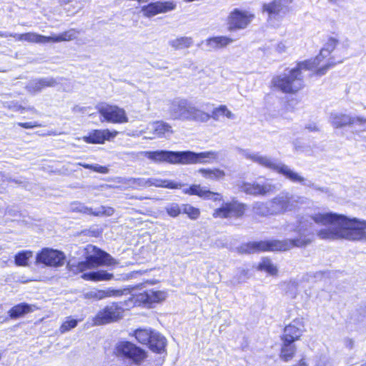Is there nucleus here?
Returning <instances> with one entry per match:
<instances>
[{
  "instance_id": "aec40b11",
  "label": "nucleus",
  "mask_w": 366,
  "mask_h": 366,
  "mask_svg": "<svg viewBox=\"0 0 366 366\" xmlns=\"http://www.w3.org/2000/svg\"><path fill=\"white\" fill-rule=\"evenodd\" d=\"M342 214L332 212H318L310 216V219L318 225L327 226L331 224H340Z\"/></svg>"
},
{
  "instance_id": "1a4fd4ad",
  "label": "nucleus",
  "mask_w": 366,
  "mask_h": 366,
  "mask_svg": "<svg viewBox=\"0 0 366 366\" xmlns=\"http://www.w3.org/2000/svg\"><path fill=\"white\" fill-rule=\"evenodd\" d=\"M115 350L117 356L129 359L135 365L142 364L147 358L144 350L129 341L118 342Z\"/></svg>"
},
{
  "instance_id": "20e7f679",
  "label": "nucleus",
  "mask_w": 366,
  "mask_h": 366,
  "mask_svg": "<svg viewBox=\"0 0 366 366\" xmlns=\"http://www.w3.org/2000/svg\"><path fill=\"white\" fill-rule=\"evenodd\" d=\"M249 206L236 198L224 202L212 212V217L219 219H242L247 217Z\"/></svg>"
},
{
  "instance_id": "5701e85b",
  "label": "nucleus",
  "mask_w": 366,
  "mask_h": 366,
  "mask_svg": "<svg viewBox=\"0 0 366 366\" xmlns=\"http://www.w3.org/2000/svg\"><path fill=\"white\" fill-rule=\"evenodd\" d=\"M242 190L247 194L253 196L265 195L272 191L270 185H264L258 183H244Z\"/></svg>"
},
{
  "instance_id": "680f3d73",
  "label": "nucleus",
  "mask_w": 366,
  "mask_h": 366,
  "mask_svg": "<svg viewBox=\"0 0 366 366\" xmlns=\"http://www.w3.org/2000/svg\"><path fill=\"white\" fill-rule=\"evenodd\" d=\"M68 319H69V321H71V320H72L71 319H70V317H68Z\"/></svg>"
},
{
  "instance_id": "393cba45",
  "label": "nucleus",
  "mask_w": 366,
  "mask_h": 366,
  "mask_svg": "<svg viewBox=\"0 0 366 366\" xmlns=\"http://www.w3.org/2000/svg\"><path fill=\"white\" fill-rule=\"evenodd\" d=\"M331 227L320 229L317 236L322 239H342L340 224H331Z\"/></svg>"
},
{
  "instance_id": "cd10ccee",
  "label": "nucleus",
  "mask_w": 366,
  "mask_h": 366,
  "mask_svg": "<svg viewBox=\"0 0 366 366\" xmlns=\"http://www.w3.org/2000/svg\"><path fill=\"white\" fill-rule=\"evenodd\" d=\"M81 278L84 280L92 282L109 281L114 278V274L107 272L106 270H99L83 273Z\"/></svg>"
},
{
  "instance_id": "58836bf2",
  "label": "nucleus",
  "mask_w": 366,
  "mask_h": 366,
  "mask_svg": "<svg viewBox=\"0 0 366 366\" xmlns=\"http://www.w3.org/2000/svg\"><path fill=\"white\" fill-rule=\"evenodd\" d=\"M165 212L170 217H177L182 213V205H179L177 202H172L165 207Z\"/></svg>"
},
{
  "instance_id": "a211bd4d",
  "label": "nucleus",
  "mask_w": 366,
  "mask_h": 366,
  "mask_svg": "<svg viewBox=\"0 0 366 366\" xmlns=\"http://www.w3.org/2000/svg\"><path fill=\"white\" fill-rule=\"evenodd\" d=\"M124 310L117 302L104 307L98 314L99 320H119L124 314Z\"/></svg>"
},
{
  "instance_id": "0eeeda50",
  "label": "nucleus",
  "mask_w": 366,
  "mask_h": 366,
  "mask_svg": "<svg viewBox=\"0 0 366 366\" xmlns=\"http://www.w3.org/2000/svg\"><path fill=\"white\" fill-rule=\"evenodd\" d=\"M237 251L241 254L279 252L278 239H269L247 242L240 244Z\"/></svg>"
},
{
  "instance_id": "473e14b6",
  "label": "nucleus",
  "mask_w": 366,
  "mask_h": 366,
  "mask_svg": "<svg viewBox=\"0 0 366 366\" xmlns=\"http://www.w3.org/2000/svg\"><path fill=\"white\" fill-rule=\"evenodd\" d=\"M33 257L31 250H21L14 255V264L18 267H26L29 259Z\"/></svg>"
},
{
  "instance_id": "4d7b16f0",
  "label": "nucleus",
  "mask_w": 366,
  "mask_h": 366,
  "mask_svg": "<svg viewBox=\"0 0 366 366\" xmlns=\"http://www.w3.org/2000/svg\"><path fill=\"white\" fill-rule=\"evenodd\" d=\"M315 366H325V362L320 361L319 362H317Z\"/></svg>"
},
{
  "instance_id": "2eb2a0df",
  "label": "nucleus",
  "mask_w": 366,
  "mask_h": 366,
  "mask_svg": "<svg viewBox=\"0 0 366 366\" xmlns=\"http://www.w3.org/2000/svg\"><path fill=\"white\" fill-rule=\"evenodd\" d=\"M118 134L116 130L104 129H93L88 135L84 136L82 140L86 144H102L106 141H109Z\"/></svg>"
},
{
  "instance_id": "6ab92c4d",
  "label": "nucleus",
  "mask_w": 366,
  "mask_h": 366,
  "mask_svg": "<svg viewBox=\"0 0 366 366\" xmlns=\"http://www.w3.org/2000/svg\"><path fill=\"white\" fill-rule=\"evenodd\" d=\"M312 239L305 236L295 239H278L279 252H285L294 247H304L310 244Z\"/></svg>"
},
{
  "instance_id": "a18cd8bd",
  "label": "nucleus",
  "mask_w": 366,
  "mask_h": 366,
  "mask_svg": "<svg viewBox=\"0 0 366 366\" xmlns=\"http://www.w3.org/2000/svg\"><path fill=\"white\" fill-rule=\"evenodd\" d=\"M6 107L9 110L21 112H23L26 109L24 107L21 106L18 102H14L8 103Z\"/></svg>"
},
{
  "instance_id": "f3484780",
  "label": "nucleus",
  "mask_w": 366,
  "mask_h": 366,
  "mask_svg": "<svg viewBox=\"0 0 366 366\" xmlns=\"http://www.w3.org/2000/svg\"><path fill=\"white\" fill-rule=\"evenodd\" d=\"M194 119L200 122H206L211 117L215 120H217L220 116H225L226 117L231 119L233 117V114L225 105H220L218 107L214 109L212 114H207L199 109H194Z\"/></svg>"
},
{
  "instance_id": "e433bc0d",
  "label": "nucleus",
  "mask_w": 366,
  "mask_h": 366,
  "mask_svg": "<svg viewBox=\"0 0 366 366\" xmlns=\"http://www.w3.org/2000/svg\"><path fill=\"white\" fill-rule=\"evenodd\" d=\"M191 220H197L201 216V210L199 208L194 207L190 204H182V213Z\"/></svg>"
},
{
  "instance_id": "f8f14e48",
  "label": "nucleus",
  "mask_w": 366,
  "mask_h": 366,
  "mask_svg": "<svg viewBox=\"0 0 366 366\" xmlns=\"http://www.w3.org/2000/svg\"><path fill=\"white\" fill-rule=\"evenodd\" d=\"M177 3L173 1H157L144 5L141 11L145 17L151 18L159 14H164L174 10Z\"/></svg>"
},
{
  "instance_id": "f03ea898",
  "label": "nucleus",
  "mask_w": 366,
  "mask_h": 366,
  "mask_svg": "<svg viewBox=\"0 0 366 366\" xmlns=\"http://www.w3.org/2000/svg\"><path fill=\"white\" fill-rule=\"evenodd\" d=\"M144 157L156 163L167 162L169 164H190L206 163L204 159H216L217 154L213 151L195 153L191 151L172 152L165 150L145 151L142 152Z\"/></svg>"
},
{
  "instance_id": "37998d69",
  "label": "nucleus",
  "mask_w": 366,
  "mask_h": 366,
  "mask_svg": "<svg viewBox=\"0 0 366 366\" xmlns=\"http://www.w3.org/2000/svg\"><path fill=\"white\" fill-rule=\"evenodd\" d=\"M127 289H114L112 287L107 288V295L109 297H119L127 293Z\"/></svg>"
},
{
  "instance_id": "49530a36",
  "label": "nucleus",
  "mask_w": 366,
  "mask_h": 366,
  "mask_svg": "<svg viewBox=\"0 0 366 366\" xmlns=\"http://www.w3.org/2000/svg\"><path fill=\"white\" fill-rule=\"evenodd\" d=\"M77 322H64L60 327L61 332L64 333L71 329L76 327Z\"/></svg>"
},
{
  "instance_id": "9d476101",
  "label": "nucleus",
  "mask_w": 366,
  "mask_h": 366,
  "mask_svg": "<svg viewBox=\"0 0 366 366\" xmlns=\"http://www.w3.org/2000/svg\"><path fill=\"white\" fill-rule=\"evenodd\" d=\"M250 159L262 167L271 169L277 173L284 175L293 182H304L303 177L292 171L285 164H277L274 162L267 157L252 155L250 157Z\"/></svg>"
},
{
  "instance_id": "7c9ffc66",
  "label": "nucleus",
  "mask_w": 366,
  "mask_h": 366,
  "mask_svg": "<svg viewBox=\"0 0 366 366\" xmlns=\"http://www.w3.org/2000/svg\"><path fill=\"white\" fill-rule=\"evenodd\" d=\"M257 269L260 272H265L272 276H277L278 274L277 266L274 265L271 259L267 257L261 259L260 262L257 265Z\"/></svg>"
},
{
  "instance_id": "09e8293b",
  "label": "nucleus",
  "mask_w": 366,
  "mask_h": 366,
  "mask_svg": "<svg viewBox=\"0 0 366 366\" xmlns=\"http://www.w3.org/2000/svg\"><path fill=\"white\" fill-rule=\"evenodd\" d=\"M95 297L99 300L108 298L107 289L98 290L95 293Z\"/></svg>"
},
{
  "instance_id": "a19ab883",
  "label": "nucleus",
  "mask_w": 366,
  "mask_h": 366,
  "mask_svg": "<svg viewBox=\"0 0 366 366\" xmlns=\"http://www.w3.org/2000/svg\"><path fill=\"white\" fill-rule=\"evenodd\" d=\"M79 165L84 169H87L100 174H107L109 172V169L106 166L94 165L86 163H79Z\"/></svg>"
},
{
  "instance_id": "412c9836",
  "label": "nucleus",
  "mask_w": 366,
  "mask_h": 366,
  "mask_svg": "<svg viewBox=\"0 0 366 366\" xmlns=\"http://www.w3.org/2000/svg\"><path fill=\"white\" fill-rule=\"evenodd\" d=\"M37 307L34 305L26 302H21L14 305L8 312L9 316L11 319H19L34 312Z\"/></svg>"
},
{
  "instance_id": "f704fd0d",
  "label": "nucleus",
  "mask_w": 366,
  "mask_h": 366,
  "mask_svg": "<svg viewBox=\"0 0 366 366\" xmlns=\"http://www.w3.org/2000/svg\"><path fill=\"white\" fill-rule=\"evenodd\" d=\"M149 186H154L157 187L167 188L171 189H179L182 184L180 183L175 182L172 180H163V179H154V181H149Z\"/></svg>"
},
{
  "instance_id": "423d86ee",
  "label": "nucleus",
  "mask_w": 366,
  "mask_h": 366,
  "mask_svg": "<svg viewBox=\"0 0 366 366\" xmlns=\"http://www.w3.org/2000/svg\"><path fill=\"white\" fill-rule=\"evenodd\" d=\"M35 259V263L37 265L58 268L64 264L66 255L61 250L44 247L36 253Z\"/></svg>"
},
{
  "instance_id": "5fc2aeb1",
  "label": "nucleus",
  "mask_w": 366,
  "mask_h": 366,
  "mask_svg": "<svg viewBox=\"0 0 366 366\" xmlns=\"http://www.w3.org/2000/svg\"><path fill=\"white\" fill-rule=\"evenodd\" d=\"M107 322H102V321H99V322H94V323L93 324V325H102L103 323H107Z\"/></svg>"
},
{
  "instance_id": "c03bdc74",
  "label": "nucleus",
  "mask_w": 366,
  "mask_h": 366,
  "mask_svg": "<svg viewBox=\"0 0 366 366\" xmlns=\"http://www.w3.org/2000/svg\"><path fill=\"white\" fill-rule=\"evenodd\" d=\"M133 187H135V188H141V187H147V186H149V181H154L153 179H148L147 180H144L142 178H132L129 180Z\"/></svg>"
},
{
  "instance_id": "c9c22d12",
  "label": "nucleus",
  "mask_w": 366,
  "mask_h": 366,
  "mask_svg": "<svg viewBox=\"0 0 366 366\" xmlns=\"http://www.w3.org/2000/svg\"><path fill=\"white\" fill-rule=\"evenodd\" d=\"M193 41L191 37L181 36L170 41V46L176 50L189 48L192 45Z\"/></svg>"
},
{
  "instance_id": "4c0bfd02",
  "label": "nucleus",
  "mask_w": 366,
  "mask_h": 366,
  "mask_svg": "<svg viewBox=\"0 0 366 366\" xmlns=\"http://www.w3.org/2000/svg\"><path fill=\"white\" fill-rule=\"evenodd\" d=\"M154 331L147 329H137L134 331L136 340L141 344L148 345Z\"/></svg>"
},
{
  "instance_id": "864d4df0",
  "label": "nucleus",
  "mask_w": 366,
  "mask_h": 366,
  "mask_svg": "<svg viewBox=\"0 0 366 366\" xmlns=\"http://www.w3.org/2000/svg\"><path fill=\"white\" fill-rule=\"evenodd\" d=\"M73 0H61V4H68L71 2Z\"/></svg>"
},
{
  "instance_id": "13d9d810",
  "label": "nucleus",
  "mask_w": 366,
  "mask_h": 366,
  "mask_svg": "<svg viewBox=\"0 0 366 366\" xmlns=\"http://www.w3.org/2000/svg\"><path fill=\"white\" fill-rule=\"evenodd\" d=\"M27 109L30 110V111H32V110H34V108H28Z\"/></svg>"
},
{
  "instance_id": "2f4dec72",
  "label": "nucleus",
  "mask_w": 366,
  "mask_h": 366,
  "mask_svg": "<svg viewBox=\"0 0 366 366\" xmlns=\"http://www.w3.org/2000/svg\"><path fill=\"white\" fill-rule=\"evenodd\" d=\"M282 345L281 349L280 357L287 362L291 360L295 352L296 347L294 345L295 341H290L288 340H282Z\"/></svg>"
},
{
  "instance_id": "9b49d317",
  "label": "nucleus",
  "mask_w": 366,
  "mask_h": 366,
  "mask_svg": "<svg viewBox=\"0 0 366 366\" xmlns=\"http://www.w3.org/2000/svg\"><path fill=\"white\" fill-rule=\"evenodd\" d=\"M254 18V15L239 9H233L227 18V29L229 31L245 29Z\"/></svg>"
},
{
  "instance_id": "4be33fe9",
  "label": "nucleus",
  "mask_w": 366,
  "mask_h": 366,
  "mask_svg": "<svg viewBox=\"0 0 366 366\" xmlns=\"http://www.w3.org/2000/svg\"><path fill=\"white\" fill-rule=\"evenodd\" d=\"M304 326L302 322H293L287 325L284 329V334L282 340H288L290 341H296L302 335Z\"/></svg>"
},
{
  "instance_id": "bf43d9fd",
  "label": "nucleus",
  "mask_w": 366,
  "mask_h": 366,
  "mask_svg": "<svg viewBox=\"0 0 366 366\" xmlns=\"http://www.w3.org/2000/svg\"><path fill=\"white\" fill-rule=\"evenodd\" d=\"M360 366H366V362L363 364H362Z\"/></svg>"
},
{
  "instance_id": "ea45409f",
  "label": "nucleus",
  "mask_w": 366,
  "mask_h": 366,
  "mask_svg": "<svg viewBox=\"0 0 366 366\" xmlns=\"http://www.w3.org/2000/svg\"><path fill=\"white\" fill-rule=\"evenodd\" d=\"M171 126L167 123L157 122L154 128V134L158 137H162L171 132Z\"/></svg>"
},
{
  "instance_id": "8fccbe9b",
  "label": "nucleus",
  "mask_w": 366,
  "mask_h": 366,
  "mask_svg": "<svg viewBox=\"0 0 366 366\" xmlns=\"http://www.w3.org/2000/svg\"><path fill=\"white\" fill-rule=\"evenodd\" d=\"M0 37L1 38H7V37H16V34H6L3 31H0Z\"/></svg>"
},
{
  "instance_id": "3c124183",
  "label": "nucleus",
  "mask_w": 366,
  "mask_h": 366,
  "mask_svg": "<svg viewBox=\"0 0 366 366\" xmlns=\"http://www.w3.org/2000/svg\"><path fill=\"white\" fill-rule=\"evenodd\" d=\"M53 83L54 81H41V84L43 86H52L53 85Z\"/></svg>"
},
{
  "instance_id": "4468645a",
  "label": "nucleus",
  "mask_w": 366,
  "mask_h": 366,
  "mask_svg": "<svg viewBox=\"0 0 366 366\" xmlns=\"http://www.w3.org/2000/svg\"><path fill=\"white\" fill-rule=\"evenodd\" d=\"M183 193L189 196H197L202 199L212 200L214 202L223 200V195L220 192L207 189L199 184L189 185V187L183 190Z\"/></svg>"
},
{
  "instance_id": "603ef678",
  "label": "nucleus",
  "mask_w": 366,
  "mask_h": 366,
  "mask_svg": "<svg viewBox=\"0 0 366 366\" xmlns=\"http://www.w3.org/2000/svg\"><path fill=\"white\" fill-rule=\"evenodd\" d=\"M346 345L347 347H348L350 349H352L354 346V342L352 340H347L346 342Z\"/></svg>"
},
{
  "instance_id": "72a5a7b5",
  "label": "nucleus",
  "mask_w": 366,
  "mask_h": 366,
  "mask_svg": "<svg viewBox=\"0 0 366 366\" xmlns=\"http://www.w3.org/2000/svg\"><path fill=\"white\" fill-rule=\"evenodd\" d=\"M282 6L281 0H273L271 2L264 4L262 6V10L269 15H278L282 9Z\"/></svg>"
},
{
  "instance_id": "ddd939ff",
  "label": "nucleus",
  "mask_w": 366,
  "mask_h": 366,
  "mask_svg": "<svg viewBox=\"0 0 366 366\" xmlns=\"http://www.w3.org/2000/svg\"><path fill=\"white\" fill-rule=\"evenodd\" d=\"M331 124L335 129H340L354 125L360 126L362 130H366V118L352 117L347 114H335L331 117Z\"/></svg>"
},
{
  "instance_id": "6e6552de",
  "label": "nucleus",
  "mask_w": 366,
  "mask_h": 366,
  "mask_svg": "<svg viewBox=\"0 0 366 366\" xmlns=\"http://www.w3.org/2000/svg\"><path fill=\"white\" fill-rule=\"evenodd\" d=\"M97 112L102 118V122L119 124L129 122L125 109L116 104H102L97 108Z\"/></svg>"
},
{
  "instance_id": "c756f323",
  "label": "nucleus",
  "mask_w": 366,
  "mask_h": 366,
  "mask_svg": "<svg viewBox=\"0 0 366 366\" xmlns=\"http://www.w3.org/2000/svg\"><path fill=\"white\" fill-rule=\"evenodd\" d=\"M79 31L76 29H70L58 35L49 36V43H57L61 41H70L76 38Z\"/></svg>"
},
{
  "instance_id": "39448f33",
  "label": "nucleus",
  "mask_w": 366,
  "mask_h": 366,
  "mask_svg": "<svg viewBox=\"0 0 366 366\" xmlns=\"http://www.w3.org/2000/svg\"><path fill=\"white\" fill-rule=\"evenodd\" d=\"M340 224L342 239L366 241V221L350 219L342 215Z\"/></svg>"
},
{
  "instance_id": "052dcab7",
  "label": "nucleus",
  "mask_w": 366,
  "mask_h": 366,
  "mask_svg": "<svg viewBox=\"0 0 366 366\" xmlns=\"http://www.w3.org/2000/svg\"><path fill=\"white\" fill-rule=\"evenodd\" d=\"M68 319H69V321H71V320H72L71 319H70V317H68Z\"/></svg>"
},
{
  "instance_id": "b1692460",
  "label": "nucleus",
  "mask_w": 366,
  "mask_h": 366,
  "mask_svg": "<svg viewBox=\"0 0 366 366\" xmlns=\"http://www.w3.org/2000/svg\"><path fill=\"white\" fill-rule=\"evenodd\" d=\"M197 172L203 179L208 181L219 182L226 177V172L218 167L200 168Z\"/></svg>"
},
{
  "instance_id": "de8ad7c7",
  "label": "nucleus",
  "mask_w": 366,
  "mask_h": 366,
  "mask_svg": "<svg viewBox=\"0 0 366 366\" xmlns=\"http://www.w3.org/2000/svg\"><path fill=\"white\" fill-rule=\"evenodd\" d=\"M18 126L24 129H33L40 127L41 124L36 122H19Z\"/></svg>"
},
{
  "instance_id": "6e6d98bb",
  "label": "nucleus",
  "mask_w": 366,
  "mask_h": 366,
  "mask_svg": "<svg viewBox=\"0 0 366 366\" xmlns=\"http://www.w3.org/2000/svg\"><path fill=\"white\" fill-rule=\"evenodd\" d=\"M132 199L142 200V199H148V197H132Z\"/></svg>"
},
{
  "instance_id": "7ed1b4c3",
  "label": "nucleus",
  "mask_w": 366,
  "mask_h": 366,
  "mask_svg": "<svg viewBox=\"0 0 366 366\" xmlns=\"http://www.w3.org/2000/svg\"><path fill=\"white\" fill-rule=\"evenodd\" d=\"M92 249V254L85 257L84 260L68 263V270L74 274L83 273L86 270L92 269L100 266H114L117 262L107 252L90 246Z\"/></svg>"
},
{
  "instance_id": "f257e3e1",
  "label": "nucleus",
  "mask_w": 366,
  "mask_h": 366,
  "mask_svg": "<svg viewBox=\"0 0 366 366\" xmlns=\"http://www.w3.org/2000/svg\"><path fill=\"white\" fill-rule=\"evenodd\" d=\"M325 49H320L314 58L297 61L288 74L274 76L271 81L272 87L284 94H296L305 86L302 71H312L311 75L317 76L325 75L337 64L332 54L325 53Z\"/></svg>"
},
{
  "instance_id": "bb28decb",
  "label": "nucleus",
  "mask_w": 366,
  "mask_h": 366,
  "mask_svg": "<svg viewBox=\"0 0 366 366\" xmlns=\"http://www.w3.org/2000/svg\"><path fill=\"white\" fill-rule=\"evenodd\" d=\"M16 39L19 41H25L29 43L47 44L49 43V36H43L37 33L26 32L21 34H16Z\"/></svg>"
},
{
  "instance_id": "a878e982",
  "label": "nucleus",
  "mask_w": 366,
  "mask_h": 366,
  "mask_svg": "<svg viewBox=\"0 0 366 366\" xmlns=\"http://www.w3.org/2000/svg\"><path fill=\"white\" fill-rule=\"evenodd\" d=\"M234 39L226 36H217L206 39L207 45L212 49H221L232 43Z\"/></svg>"
},
{
  "instance_id": "c85d7f7f",
  "label": "nucleus",
  "mask_w": 366,
  "mask_h": 366,
  "mask_svg": "<svg viewBox=\"0 0 366 366\" xmlns=\"http://www.w3.org/2000/svg\"><path fill=\"white\" fill-rule=\"evenodd\" d=\"M148 345L152 351L161 353L166 347L167 341L161 334L154 332Z\"/></svg>"
},
{
  "instance_id": "79ce46f5",
  "label": "nucleus",
  "mask_w": 366,
  "mask_h": 366,
  "mask_svg": "<svg viewBox=\"0 0 366 366\" xmlns=\"http://www.w3.org/2000/svg\"><path fill=\"white\" fill-rule=\"evenodd\" d=\"M339 40L335 37H329L325 46L321 49H325V52L330 54L337 48Z\"/></svg>"
},
{
  "instance_id": "dca6fc26",
  "label": "nucleus",
  "mask_w": 366,
  "mask_h": 366,
  "mask_svg": "<svg viewBox=\"0 0 366 366\" xmlns=\"http://www.w3.org/2000/svg\"><path fill=\"white\" fill-rule=\"evenodd\" d=\"M167 297V292L164 290H149L136 295V301L147 307H152L154 304L164 301Z\"/></svg>"
}]
</instances>
